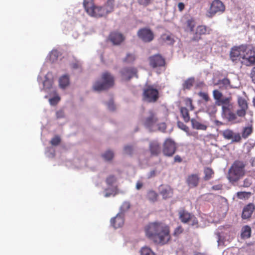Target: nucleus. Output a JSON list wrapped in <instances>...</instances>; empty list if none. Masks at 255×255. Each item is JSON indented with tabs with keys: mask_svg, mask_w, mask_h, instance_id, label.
<instances>
[{
	"mask_svg": "<svg viewBox=\"0 0 255 255\" xmlns=\"http://www.w3.org/2000/svg\"><path fill=\"white\" fill-rule=\"evenodd\" d=\"M144 230L146 236L156 244H165L170 239L168 227L162 223H150Z\"/></svg>",
	"mask_w": 255,
	"mask_h": 255,
	"instance_id": "obj_1",
	"label": "nucleus"
},
{
	"mask_svg": "<svg viewBox=\"0 0 255 255\" xmlns=\"http://www.w3.org/2000/svg\"><path fill=\"white\" fill-rule=\"evenodd\" d=\"M213 96L215 100V104L219 106H222V116L230 121L236 119V115L232 113L230 109L232 107V97L229 95L224 96L218 90L213 91Z\"/></svg>",
	"mask_w": 255,
	"mask_h": 255,
	"instance_id": "obj_2",
	"label": "nucleus"
},
{
	"mask_svg": "<svg viewBox=\"0 0 255 255\" xmlns=\"http://www.w3.org/2000/svg\"><path fill=\"white\" fill-rule=\"evenodd\" d=\"M114 81V78L111 74L106 72L103 73L101 79L95 81L93 88L96 91L104 90L113 86Z\"/></svg>",
	"mask_w": 255,
	"mask_h": 255,
	"instance_id": "obj_3",
	"label": "nucleus"
},
{
	"mask_svg": "<svg viewBox=\"0 0 255 255\" xmlns=\"http://www.w3.org/2000/svg\"><path fill=\"white\" fill-rule=\"evenodd\" d=\"M245 164L240 161H235L230 169L228 179L231 182L238 180L245 174Z\"/></svg>",
	"mask_w": 255,
	"mask_h": 255,
	"instance_id": "obj_4",
	"label": "nucleus"
},
{
	"mask_svg": "<svg viewBox=\"0 0 255 255\" xmlns=\"http://www.w3.org/2000/svg\"><path fill=\"white\" fill-rule=\"evenodd\" d=\"M159 93L154 85L146 83L143 89V99L148 102H154L158 98Z\"/></svg>",
	"mask_w": 255,
	"mask_h": 255,
	"instance_id": "obj_5",
	"label": "nucleus"
},
{
	"mask_svg": "<svg viewBox=\"0 0 255 255\" xmlns=\"http://www.w3.org/2000/svg\"><path fill=\"white\" fill-rule=\"evenodd\" d=\"M141 121L144 126L149 130H156L158 118L155 113L152 110L149 111L142 118Z\"/></svg>",
	"mask_w": 255,
	"mask_h": 255,
	"instance_id": "obj_6",
	"label": "nucleus"
},
{
	"mask_svg": "<svg viewBox=\"0 0 255 255\" xmlns=\"http://www.w3.org/2000/svg\"><path fill=\"white\" fill-rule=\"evenodd\" d=\"M43 69H41L40 74L37 78V81L39 83L40 81L42 82L43 90L50 94L55 93V89L52 86L53 76L51 72H48L44 75V80L43 81L42 76L43 75Z\"/></svg>",
	"mask_w": 255,
	"mask_h": 255,
	"instance_id": "obj_7",
	"label": "nucleus"
},
{
	"mask_svg": "<svg viewBox=\"0 0 255 255\" xmlns=\"http://www.w3.org/2000/svg\"><path fill=\"white\" fill-rule=\"evenodd\" d=\"M225 10V6L220 0H214L211 4L209 9L207 11L206 15L208 17H212L216 14H220Z\"/></svg>",
	"mask_w": 255,
	"mask_h": 255,
	"instance_id": "obj_8",
	"label": "nucleus"
},
{
	"mask_svg": "<svg viewBox=\"0 0 255 255\" xmlns=\"http://www.w3.org/2000/svg\"><path fill=\"white\" fill-rule=\"evenodd\" d=\"M114 8V0H108L105 5L98 6L95 9V15L94 17L103 16L112 12Z\"/></svg>",
	"mask_w": 255,
	"mask_h": 255,
	"instance_id": "obj_9",
	"label": "nucleus"
},
{
	"mask_svg": "<svg viewBox=\"0 0 255 255\" xmlns=\"http://www.w3.org/2000/svg\"><path fill=\"white\" fill-rule=\"evenodd\" d=\"M242 63L247 66L255 64V48H246Z\"/></svg>",
	"mask_w": 255,
	"mask_h": 255,
	"instance_id": "obj_10",
	"label": "nucleus"
},
{
	"mask_svg": "<svg viewBox=\"0 0 255 255\" xmlns=\"http://www.w3.org/2000/svg\"><path fill=\"white\" fill-rule=\"evenodd\" d=\"M116 178L113 175H110L106 179L107 184L109 187L104 192V196L108 197L111 195H115L117 193V187L115 185Z\"/></svg>",
	"mask_w": 255,
	"mask_h": 255,
	"instance_id": "obj_11",
	"label": "nucleus"
},
{
	"mask_svg": "<svg viewBox=\"0 0 255 255\" xmlns=\"http://www.w3.org/2000/svg\"><path fill=\"white\" fill-rule=\"evenodd\" d=\"M137 35L141 40L145 42H150L154 38L152 31L147 28L139 29L137 32Z\"/></svg>",
	"mask_w": 255,
	"mask_h": 255,
	"instance_id": "obj_12",
	"label": "nucleus"
},
{
	"mask_svg": "<svg viewBox=\"0 0 255 255\" xmlns=\"http://www.w3.org/2000/svg\"><path fill=\"white\" fill-rule=\"evenodd\" d=\"M176 146L174 142L171 139H167L163 144V152L164 155L172 156L175 152Z\"/></svg>",
	"mask_w": 255,
	"mask_h": 255,
	"instance_id": "obj_13",
	"label": "nucleus"
},
{
	"mask_svg": "<svg viewBox=\"0 0 255 255\" xmlns=\"http://www.w3.org/2000/svg\"><path fill=\"white\" fill-rule=\"evenodd\" d=\"M245 47L241 46L239 47L234 48L230 52V57L233 61L237 60L241 61L243 60V53H244Z\"/></svg>",
	"mask_w": 255,
	"mask_h": 255,
	"instance_id": "obj_14",
	"label": "nucleus"
},
{
	"mask_svg": "<svg viewBox=\"0 0 255 255\" xmlns=\"http://www.w3.org/2000/svg\"><path fill=\"white\" fill-rule=\"evenodd\" d=\"M238 103L240 109L237 111V115L241 117H243L245 115L248 109L247 101L241 97H238Z\"/></svg>",
	"mask_w": 255,
	"mask_h": 255,
	"instance_id": "obj_15",
	"label": "nucleus"
},
{
	"mask_svg": "<svg viewBox=\"0 0 255 255\" xmlns=\"http://www.w3.org/2000/svg\"><path fill=\"white\" fill-rule=\"evenodd\" d=\"M111 223L115 229L122 227L124 224V214L119 213L115 218L111 219Z\"/></svg>",
	"mask_w": 255,
	"mask_h": 255,
	"instance_id": "obj_16",
	"label": "nucleus"
},
{
	"mask_svg": "<svg viewBox=\"0 0 255 255\" xmlns=\"http://www.w3.org/2000/svg\"><path fill=\"white\" fill-rule=\"evenodd\" d=\"M150 65L155 68L158 66H163L164 64V60L159 55H155L150 57Z\"/></svg>",
	"mask_w": 255,
	"mask_h": 255,
	"instance_id": "obj_17",
	"label": "nucleus"
},
{
	"mask_svg": "<svg viewBox=\"0 0 255 255\" xmlns=\"http://www.w3.org/2000/svg\"><path fill=\"white\" fill-rule=\"evenodd\" d=\"M191 122L192 128L197 130H206L209 126V123L207 122L201 123L195 119H191Z\"/></svg>",
	"mask_w": 255,
	"mask_h": 255,
	"instance_id": "obj_18",
	"label": "nucleus"
},
{
	"mask_svg": "<svg viewBox=\"0 0 255 255\" xmlns=\"http://www.w3.org/2000/svg\"><path fill=\"white\" fill-rule=\"evenodd\" d=\"M109 39L113 44L119 45L124 40L125 38L121 33L117 32H113L110 34Z\"/></svg>",
	"mask_w": 255,
	"mask_h": 255,
	"instance_id": "obj_19",
	"label": "nucleus"
},
{
	"mask_svg": "<svg viewBox=\"0 0 255 255\" xmlns=\"http://www.w3.org/2000/svg\"><path fill=\"white\" fill-rule=\"evenodd\" d=\"M121 73L123 79L128 80L136 75V70L132 67L124 68L121 71Z\"/></svg>",
	"mask_w": 255,
	"mask_h": 255,
	"instance_id": "obj_20",
	"label": "nucleus"
},
{
	"mask_svg": "<svg viewBox=\"0 0 255 255\" xmlns=\"http://www.w3.org/2000/svg\"><path fill=\"white\" fill-rule=\"evenodd\" d=\"M83 5L87 12L89 15L94 16L95 9L97 8L98 6H95L94 5L93 0H84Z\"/></svg>",
	"mask_w": 255,
	"mask_h": 255,
	"instance_id": "obj_21",
	"label": "nucleus"
},
{
	"mask_svg": "<svg viewBox=\"0 0 255 255\" xmlns=\"http://www.w3.org/2000/svg\"><path fill=\"white\" fill-rule=\"evenodd\" d=\"M224 137L227 139H231L232 141H239L241 139V136L239 134L234 133L230 129H226L223 131Z\"/></svg>",
	"mask_w": 255,
	"mask_h": 255,
	"instance_id": "obj_22",
	"label": "nucleus"
},
{
	"mask_svg": "<svg viewBox=\"0 0 255 255\" xmlns=\"http://www.w3.org/2000/svg\"><path fill=\"white\" fill-rule=\"evenodd\" d=\"M255 209V206L253 204H249L245 206L243 210L242 218L244 219H247L250 218Z\"/></svg>",
	"mask_w": 255,
	"mask_h": 255,
	"instance_id": "obj_23",
	"label": "nucleus"
},
{
	"mask_svg": "<svg viewBox=\"0 0 255 255\" xmlns=\"http://www.w3.org/2000/svg\"><path fill=\"white\" fill-rule=\"evenodd\" d=\"M215 85L218 86L219 88L222 89H227L231 88H237V86H234L230 84L229 80L227 78H224L222 80H219L218 83H215Z\"/></svg>",
	"mask_w": 255,
	"mask_h": 255,
	"instance_id": "obj_24",
	"label": "nucleus"
},
{
	"mask_svg": "<svg viewBox=\"0 0 255 255\" xmlns=\"http://www.w3.org/2000/svg\"><path fill=\"white\" fill-rule=\"evenodd\" d=\"M206 32V28L204 26H199L196 29V31L194 33L192 37V40L194 41H198L201 38L202 34H205Z\"/></svg>",
	"mask_w": 255,
	"mask_h": 255,
	"instance_id": "obj_25",
	"label": "nucleus"
},
{
	"mask_svg": "<svg viewBox=\"0 0 255 255\" xmlns=\"http://www.w3.org/2000/svg\"><path fill=\"white\" fill-rule=\"evenodd\" d=\"M160 192L164 199L170 198L172 195V190L168 186H162L160 187Z\"/></svg>",
	"mask_w": 255,
	"mask_h": 255,
	"instance_id": "obj_26",
	"label": "nucleus"
},
{
	"mask_svg": "<svg viewBox=\"0 0 255 255\" xmlns=\"http://www.w3.org/2000/svg\"><path fill=\"white\" fill-rule=\"evenodd\" d=\"M149 148L151 154L156 155L160 151V147L157 141H153L150 143Z\"/></svg>",
	"mask_w": 255,
	"mask_h": 255,
	"instance_id": "obj_27",
	"label": "nucleus"
},
{
	"mask_svg": "<svg viewBox=\"0 0 255 255\" xmlns=\"http://www.w3.org/2000/svg\"><path fill=\"white\" fill-rule=\"evenodd\" d=\"M179 215L180 219L182 222L190 223V220L192 216L190 213L185 210H181L179 212Z\"/></svg>",
	"mask_w": 255,
	"mask_h": 255,
	"instance_id": "obj_28",
	"label": "nucleus"
},
{
	"mask_svg": "<svg viewBox=\"0 0 255 255\" xmlns=\"http://www.w3.org/2000/svg\"><path fill=\"white\" fill-rule=\"evenodd\" d=\"M59 83L60 88L64 89L67 87L70 83L69 76L67 74L62 75L59 79Z\"/></svg>",
	"mask_w": 255,
	"mask_h": 255,
	"instance_id": "obj_29",
	"label": "nucleus"
},
{
	"mask_svg": "<svg viewBox=\"0 0 255 255\" xmlns=\"http://www.w3.org/2000/svg\"><path fill=\"white\" fill-rule=\"evenodd\" d=\"M199 182V177L196 174H193L189 176L187 179V183L190 187H196Z\"/></svg>",
	"mask_w": 255,
	"mask_h": 255,
	"instance_id": "obj_30",
	"label": "nucleus"
},
{
	"mask_svg": "<svg viewBox=\"0 0 255 255\" xmlns=\"http://www.w3.org/2000/svg\"><path fill=\"white\" fill-rule=\"evenodd\" d=\"M251 228L248 226H244L242 229V238L243 239L249 238L251 236Z\"/></svg>",
	"mask_w": 255,
	"mask_h": 255,
	"instance_id": "obj_31",
	"label": "nucleus"
},
{
	"mask_svg": "<svg viewBox=\"0 0 255 255\" xmlns=\"http://www.w3.org/2000/svg\"><path fill=\"white\" fill-rule=\"evenodd\" d=\"M180 113L185 122H188L190 121L188 110L187 108L181 107L180 108Z\"/></svg>",
	"mask_w": 255,
	"mask_h": 255,
	"instance_id": "obj_32",
	"label": "nucleus"
},
{
	"mask_svg": "<svg viewBox=\"0 0 255 255\" xmlns=\"http://www.w3.org/2000/svg\"><path fill=\"white\" fill-rule=\"evenodd\" d=\"M195 82V79L194 78H189L188 79L186 80L184 82L183 84V88L186 89H190L194 83Z\"/></svg>",
	"mask_w": 255,
	"mask_h": 255,
	"instance_id": "obj_33",
	"label": "nucleus"
},
{
	"mask_svg": "<svg viewBox=\"0 0 255 255\" xmlns=\"http://www.w3.org/2000/svg\"><path fill=\"white\" fill-rule=\"evenodd\" d=\"M206 112L210 115H214L217 112V107L216 104H211L206 106Z\"/></svg>",
	"mask_w": 255,
	"mask_h": 255,
	"instance_id": "obj_34",
	"label": "nucleus"
},
{
	"mask_svg": "<svg viewBox=\"0 0 255 255\" xmlns=\"http://www.w3.org/2000/svg\"><path fill=\"white\" fill-rule=\"evenodd\" d=\"M114 156V152L111 150H107L103 154V157L105 160H111Z\"/></svg>",
	"mask_w": 255,
	"mask_h": 255,
	"instance_id": "obj_35",
	"label": "nucleus"
},
{
	"mask_svg": "<svg viewBox=\"0 0 255 255\" xmlns=\"http://www.w3.org/2000/svg\"><path fill=\"white\" fill-rule=\"evenodd\" d=\"M59 52L55 50H52L49 54V58L51 62H54L58 58Z\"/></svg>",
	"mask_w": 255,
	"mask_h": 255,
	"instance_id": "obj_36",
	"label": "nucleus"
},
{
	"mask_svg": "<svg viewBox=\"0 0 255 255\" xmlns=\"http://www.w3.org/2000/svg\"><path fill=\"white\" fill-rule=\"evenodd\" d=\"M71 67L77 73H80L82 71L81 64L79 61H75L72 63Z\"/></svg>",
	"mask_w": 255,
	"mask_h": 255,
	"instance_id": "obj_37",
	"label": "nucleus"
},
{
	"mask_svg": "<svg viewBox=\"0 0 255 255\" xmlns=\"http://www.w3.org/2000/svg\"><path fill=\"white\" fill-rule=\"evenodd\" d=\"M157 195L153 191H150L148 192L147 198L150 202H154L157 200Z\"/></svg>",
	"mask_w": 255,
	"mask_h": 255,
	"instance_id": "obj_38",
	"label": "nucleus"
},
{
	"mask_svg": "<svg viewBox=\"0 0 255 255\" xmlns=\"http://www.w3.org/2000/svg\"><path fill=\"white\" fill-rule=\"evenodd\" d=\"M140 255H154V254L150 248L145 247L141 249Z\"/></svg>",
	"mask_w": 255,
	"mask_h": 255,
	"instance_id": "obj_39",
	"label": "nucleus"
},
{
	"mask_svg": "<svg viewBox=\"0 0 255 255\" xmlns=\"http://www.w3.org/2000/svg\"><path fill=\"white\" fill-rule=\"evenodd\" d=\"M252 128L251 127H248L244 128L242 133V136L246 138L248 137L252 132Z\"/></svg>",
	"mask_w": 255,
	"mask_h": 255,
	"instance_id": "obj_40",
	"label": "nucleus"
},
{
	"mask_svg": "<svg viewBox=\"0 0 255 255\" xmlns=\"http://www.w3.org/2000/svg\"><path fill=\"white\" fill-rule=\"evenodd\" d=\"M187 27L186 30L187 31H193V28L195 26V21L192 19H188L186 22Z\"/></svg>",
	"mask_w": 255,
	"mask_h": 255,
	"instance_id": "obj_41",
	"label": "nucleus"
},
{
	"mask_svg": "<svg viewBox=\"0 0 255 255\" xmlns=\"http://www.w3.org/2000/svg\"><path fill=\"white\" fill-rule=\"evenodd\" d=\"M204 173H205L204 179L206 180H209L211 178L212 175L213 174V171L210 168H206L204 170Z\"/></svg>",
	"mask_w": 255,
	"mask_h": 255,
	"instance_id": "obj_42",
	"label": "nucleus"
},
{
	"mask_svg": "<svg viewBox=\"0 0 255 255\" xmlns=\"http://www.w3.org/2000/svg\"><path fill=\"white\" fill-rule=\"evenodd\" d=\"M178 127L182 130L185 131L188 135H192V133L189 132V128L181 122L178 123Z\"/></svg>",
	"mask_w": 255,
	"mask_h": 255,
	"instance_id": "obj_43",
	"label": "nucleus"
},
{
	"mask_svg": "<svg viewBox=\"0 0 255 255\" xmlns=\"http://www.w3.org/2000/svg\"><path fill=\"white\" fill-rule=\"evenodd\" d=\"M130 207V204L128 202H124L120 207V212L124 214V213L127 211Z\"/></svg>",
	"mask_w": 255,
	"mask_h": 255,
	"instance_id": "obj_44",
	"label": "nucleus"
},
{
	"mask_svg": "<svg viewBox=\"0 0 255 255\" xmlns=\"http://www.w3.org/2000/svg\"><path fill=\"white\" fill-rule=\"evenodd\" d=\"M162 39L168 44H172L174 42V40L170 35H164L162 36Z\"/></svg>",
	"mask_w": 255,
	"mask_h": 255,
	"instance_id": "obj_45",
	"label": "nucleus"
},
{
	"mask_svg": "<svg viewBox=\"0 0 255 255\" xmlns=\"http://www.w3.org/2000/svg\"><path fill=\"white\" fill-rule=\"evenodd\" d=\"M60 98L58 95L54 96L53 98L49 99V103L51 105H56L59 101Z\"/></svg>",
	"mask_w": 255,
	"mask_h": 255,
	"instance_id": "obj_46",
	"label": "nucleus"
},
{
	"mask_svg": "<svg viewBox=\"0 0 255 255\" xmlns=\"http://www.w3.org/2000/svg\"><path fill=\"white\" fill-rule=\"evenodd\" d=\"M135 59V56L133 54L130 53H128L126 57L125 58V61L127 62H131L133 61Z\"/></svg>",
	"mask_w": 255,
	"mask_h": 255,
	"instance_id": "obj_47",
	"label": "nucleus"
},
{
	"mask_svg": "<svg viewBox=\"0 0 255 255\" xmlns=\"http://www.w3.org/2000/svg\"><path fill=\"white\" fill-rule=\"evenodd\" d=\"M157 128L156 130H159L161 131H164L166 129V125L164 123L158 124V122L156 123Z\"/></svg>",
	"mask_w": 255,
	"mask_h": 255,
	"instance_id": "obj_48",
	"label": "nucleus"
},
{
	"mask_svg": "<svg viewBox=\"0 0 255 255\" xmlns=\"http://www.w3.org/2000/svg\"><path fill=\"white\" fill-rule=\"evenodd\" d=\"M107 106L109 110L110 111H114L116 109L115 105L112 99L109 100V101L107 103Z\"/></svg>",
	"mask_w": 255,
	"mask_h": 255,
	"instance_id": "obj_49",
	"label": "nucleus"
},
{
	"mask_svg": "<svg viewBox=\"0 0 255 255\" xmlns=\"http://www.w3.org/2000/svg\"><path fill=\"white\" fill-rule=\"evenodd\" d=\"M185 104L187 108H189L190 110L192 111L194 110V107L192 104V100L190 99H187L185 100Z\"/></svg>",
	"mask_w": 255,
	"mask_h": 255,
	"instance_id": "obj_50",
	"label": "nucleus"
},
{
	"mask_svg": "<svg viewBox=\"0 0 255 255\" xmlns=\"http://www.w3.org/2000/svg\"><path fill=\"white\" fill-rule=\"evenodd\" d=\"M60 142V138L59 136H56L51 140V143L53 145H57Z\"/></svg>",
	"mask_w": 255,
	"mask_h": 255,
	"instance_id": "obj_51",
	"label": "nucleus"
},
{
	"mask_svg": "<svg viewBox=\"0 0 255 255\" xmlns=\"http://www.w3.org/2000/svg\"><path fill=\"white\" fill-rule=\"evenodd\" d=\"M56 116L57 119L64 118L65 116L64 111L62 110L57 111L56 113Z\"/></svg>",
	"mask_w": 255,
	"mask_h": 255,
	"instance_id": "obj_52",
	"label": "nucleus"
},
{
	"mask_svg": "<svg viewBox=\"0 0 255 255\" xmlns=\"http://www.w3.org/2000/svg\"><path fill=\"white\" fill-rule=\"evenodd\" d=\"M132 148L130 145H127L124 147V152L126 154H130L132 152Z\"/></svg>",
	"mask_w": 255,
	"mask_h": 255,
	"instance_id": "obj_53",
	"label": "nucleus"
},
{
	"mask_svg": "<svg viewBox=\"0 0 255 255\" xmlns=\"http://www.w3.org/2000/svg\"><path fill=\"white\" fill-rule=\"evenodd\" d=\"M198 95L200 97H201L206 101H208L209 100V98L207 93L200 92L198 93Z\"/></svg>",
	"mask_w": 255,
	"mask_h": 255,
	"instance_id": "obj_54",
	"label": "nucleus"
},
{
	"mask_svg": "<svg viewBox=\"0 0 255 255\" xmlns=\"http://www.w3.org/2000/svg\"><path fill=\"white\" fill-rule=\"evenodd\" d=\"M197 223L198 221L196 218L194 216H192L190 220V223L189 224L194 226L197 225Z\"/></svg>",
	"mask_w": 255,
	"mask_h": 255,
	"instance_id": "obj_55",
	"label": "nucleus"
},
{
	"mask_svg": "<svg viewBox=\"0 0 255 255\" xmlns=\"http://www.w3.org/2000/svg\"><path fill=\"white\" fill-rule=\"evenodd\" d=\"M47 156L49 157H53L54 154V149L52 147L49 148V153L47 151H46Z\"/></svg>",
	"mask_w": 255,
	"mask_h": 255,
	"instance_id": "obj_56",
	"label": "nucleus"
},
{
	"mask_svg": "<svg viewBox=\"0 0 255 255\" xmlns=\"http://www.w3.org/2000/svg\"><path fill=\"white\" fill-rule=\"evenodd\" d=\"M182 229L181 228V227H178L177 228H176L174 231V235L175 236H178V235H179L180 233H181L182 232Z\"/></svg>",
	"mask_w": 255,
	"mask_h": 255,
	"instance_id": "obj_57",
	"label": "nucleus"
},
{
	"mask_svg": "<svg viewBox=\"0 0 255 255\" xmlns=\"http://www.w3.org/2000/svg\"><path fill=\"white\" fill-rule=\"evenodd\" d=\"M151 0H138L139 3L143 5H146L148 4Z\"/></svg>",
	"mask_w": 255,
	"mask_h": 255,
	"instance_id": "obj_58",
	"label": "nucleus"
},
{
	"mask_svg": "<svg viewBox=\"0 0 255 255\" xmlns=\"http://www.w3.org/2000/svg\"><path fill=\"white\" fill-rule=\"evenodd\" d=\"M143 186V183L142 182H141L140 181H137L136 183V185H135V188L137 189V190H140V189H141V188Z\"/></svg>",
	"mask_w": 255,
	"mask_h": 255,
	"instance_id": "obj_59",
	"label": "nucleus"
},
{
	"mask_svg": "<svg viewBox=\"0 0 255 255\" xmlns=\"http://www.w3.org/2000/svg\"><path fill=\"white\" fill-rule=\"evenodd\" d=\"M251 78L252 79V81L255 84V67L252 69L251 72Z\"/></svg>",
	"mask_w": 255,
	"mask_h": 255,
	"instance_id": "obj_60",
	"label": "nucleus"
},
{
	"mask_svg": "<svg viewBox=\"0 0 255 255\" xmlns=\"http://www.w3.org/2000/svg\"><path fill=\"white\" fill-rule=\"evenodd\" d=\"M156 173H157V171L156 170H152L149 173V174L148 175V177L151 178L152 177H153V176H155Z\"/></svg>",
	"mask_w": 255,
	"mask_h": 255,
	"instance_id": "obj_61",
	"label": "nucleus"
},
{
	"mask_svg": "<svg viewBox=\"0 0 255 255\" xmlns=\"http://www.w3.org/2000/svg\"><path fill=\"white\" fill-rule=\"evenodd\" d=\"M251 184V181L249 179H246L244 181V186L249 187Z\"/></svg>",
	"mask_w": 255,
	"mask_h": 255,
	"instance_id": "obj_62",
	"label": "nucleus"
},
{
	"mask_svg": "<svg viewBox=\"0 0 255 255\" xmlns=\"http://www.w3.org/2000/svg\"><path fill=\"white\" fill-rule=\"evenodd\" d=\"M178 7L180 11H182L184 8V4L183 2H179L178 4Z\"/></svg>",
	"mask_w": 255,
	"mask_h": 255,
	"instance_id": "obj_63",
	"label": "nucleus"
},
{
	"mask_svg": "<svg viewBox=\"0 0 255 255\" xmlns=\"http://www.w3.org/2000/svg\"><path fill=\"white\" fill-rule=\"evenodd\" d=\"M222 188V185L219 184V185H215V186H213L212 187V189L213 190H220Z\"/></svg>",
	"mask_w": 255,
	"mask_h": 255,
	"instance_id": "obj_64",
	"label": "nucleus"
}]
</instances>
